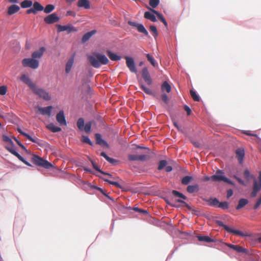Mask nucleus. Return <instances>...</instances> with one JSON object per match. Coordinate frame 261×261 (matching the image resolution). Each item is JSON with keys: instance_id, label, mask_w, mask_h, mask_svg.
Masks as SVG:
<instances>
[{"instance_id": "nucleus-1", "label": "nucleus", "mask_w": 261, "mask_h": 261, "mask_svg": "<svg viewBox=\"0 0 261 261\" xmlns=\"http://www.w3.org/2000/svg\"><path fill=\"white\" fill-rule=\"evenodd\" d=\"M88 59L91 65L94 68H99L101 64L106 65L109 63L107 57L100 54H96L93 56H89Z\"/></svg>"}, {"instance_id": "nucleus-2", "label": "nucleus", "mask_w": 261, "mask_h": 261, "mask_svg": "<svg viewBox=\"0 0 261 261\" xmlns=\"http://www.w3.org/2000/svg\"><path fill=\"white\" fill-rule=\"evenodd\" d=\"M32 161L36 165L45 169H49L52 167V164L50 163L35 154L32 155Z\"/></svg>"}, {"instance_id": "nucleus-3", "label": "nucleus", "mask_w": 261, "mask_h": 261, "mask_svg": "<svg viewBox=\"0 0 261 261\" xmlns=\"http://www.w3.org/2000/svg\"><path fill=\"white\" fill-rule=\"evenodd\" d=\"M213 181H224L227 184L234 185V183L224 176V172L221 170H217L216 174L212 176Z\"/></svg>"}, {"instance_id": "nucleus-4", "label": "nucleus", "mask_w": 261, "mask_h": 261, "mask_svg": "<svg viewBox=\"0 0 261 261\" xmlns=\"http://www.w3.org/2000/svg\"><path fill=\"white\" fill-rule=\"evenodd\" d=\"M22 64L23 67H28L32 69H37L39 66L38 60L32 58H25L22 61Z\"/></svg>"}, {"instance_id": "nucleus-5", "label": "nucleus", "mask_w": 261, "mask_h": 261, "mask_svg": "<svg viewBox=\"0 0 261 261\" xmlns=\"http://www.w3.org/2000/svg\"><path fill=\"white\" fill-rule=\"evenodd\" d=\"M32 91L37 95L39 97L45 100H50L51 97L49 93L45 90L38 88L36 85L32 90Z\"/></svg>"}, {"instance_id": "nucleus-6", "label": "nucleus", "mask_w": 261, "mask_h": 261, "mask_svg": "<svg viewBox=\"0 0 261 261\" xmlns=\"http://www.w3.org/2000/svg\"><path fill=\"white\" fill-rule=\"evenodd\" d=\"M124 59L126 60V66L131 72L136 73L137 72V68L135 66L134 60L129 57L125 56Z\"/></svg>"}, {"instance_id": "nucleus-7", "label": "nucleus", "mask_w": 261, "mask_h": 261, "mask_svg": "<svg viewBox=\"0 0 261 261\" xmlns=\"http://www.w3.org/2000/svg\"><path fill=\"white\" fill-rule=\"evenodd\" d=\"M216 223L220 226L223 227L225 230H226L228 232L232 233L234 234L239 235V236H243V233L242 232L238 230H234L233 228H230L227 226L226 225L224 224L223 222L221 221H217Z\"/></svg>"}, {"instance_id": "nucleus-8", "label": "nucleus", "mask_w": 261, "mask_h": 261, "mask_svg": "<svg viewBox=\"0 0 261 261\" xmlns=\"http://www.w3.org/2000/svg\"><path fill=\"white\" fill-rule=\"evenodd\" d=\"M141 74L142 77L145 83L149 86L151 85L152 84V80L147 67H144L142 69Z\"/></svg>"}, {"instance_id": "nucleus-9", "label": "nucleus", "mask_w": 261, "mask_h": 261, "mask_svg": "<svg viewBox=\"0 0 261 261\" xmlns=\"http://www.w3.org/2000/svg\"><path fill=\"white\" fill-rule=\"evenodd\" d=\"M128 23L132 27H136L138 32L144 34L146 36H148V33L143 24L131 21H129Z\"/></svg>"}, {"instance_id": "nucleus-10", "label": "nucleus", "mask_w": 261, "mask_h": 261, "mask_svg": "<svg viewBox=\"0 0 261 261\" xmlns=\"http://www.w3.org/2000/svg\"><path fill=\"white\" fill-rule=\"evenodd\" d=\"M56 27L59 32L67 31L68 33H70L72 32L77 31V30L71 24H67L65 25L57 24Z\"/></svg>"}, {"instance_id": "nucleus-11", "label": "nucleus", "mask_w": 261, "mask_h": 261, "mask_svg": "<svg viewBox=\"0 0 261 261\" xmlns=\"http://www.w3.org/2000/svg\"><path fill=\"white\" fill-rule=\"evenodd\" d=\"M59 20V17L55 13L49 14L44 18V22L47 24H53L58 22Z\"/></svg>"}, {"instance_id": "nucleus-12", "label": "nucleus", "mask_w": 261, "mask_h": 261, "mask_svg": "<svg viewBox=\"0 0 261 261\" xmlns=\"http://www.w3.org/2000/svg\"><path fill=\"white\" fill-rule=\"evenodd\" d=\"M37 109L39 113L42 115L50 116L51 115V111L53 109V107L51 106L44 108L38 107Z\"/></svg>"}, {"instance_id": "nucleus-13", "label": "nucleus", "mask_w": 261, "mask_h": 261, "mask_svg": "<svg viewBox=\"0 0 261 261\" xmlns=\"http://www.w3.org/2000/svg\"><path fill=\"white\" fill-rule=\"evenodd\" d=\"M20 80L27 84L32 90L36 85L33 83L31 79L25 74H23L20 77Z\"/></svg>"}, {"instance_id": "nucleus-14", "label": "nucleus", "mask_w": 261, "mask_h": 261, "mask_svg": "<svg viewBox=\"0 0 261 261\" xmlns=\"http://www.w3.org/2000/svg\"><path fill=\"white\" fill-rule=\"evenodd\" d=\"M56 119L61 125H66V121L63 111H60L56 116Z\"/></svg>"}, {"instance_id": "nucleus-15", "label": "nucleus", "mask_w": 261, "mask_h": 261, "mask_svg": "<svg viewBox=\"0 0 261 261\" xmlns=\"http://www.w3.org/2000/svg\"><path fill=\"white\" fill-rule=\"evenodd\" d=\"M96 143L101 146H105L107 148L109 147L108 143L101 138V135L99 133H96L95 135Z\"/></svg>"}, {"instance_id": "nucleus-16", "label": "nucleus", "mask_w": 261, "mask_h": 261, "mask_svg": "<svg viewBox=\"0 0 261 261\" xmlns=\"http://www.w3.org/2000/svg\"><path fill=\"white\" fill-rule=\"evenodd\" d=\"M46 49L44 47H41L39 50L35 51L32 54V57L34 59L38 60L42 58Z\"/></svg>"}, {"instance_id": "nucleus-17", "label": "nucleus", "mask_w": 261, "mask_h": 261, "mask_svg": "<svg viewBox=\"0 0 261 261\" xmlns=\"http://www.w3.org/2000/svg\"><path fill=\"white\" fill-rule=\"evenodd\" d=\"M9 150V152H11L12 154L16 156L20 161L25 164L26 165L29 166H32V165L27 161L22 156H21L16 150L15 149H12L11 148H8Z\"/></svg>"}, {"instance_id": "nucleus-18", "label": "nucleus", "mask_w": 261, "mask_h": 261, "mask_svg": "<svg viewBox=\"0 0 261 261\" xmlns=\"http://www.w3.org/2000/svg\"><path fill=\"white\" fill-rule=\"evenodd\" d=\"M3 140L7 143L8 144L6 145V149L9 151V150L8 148H12V149H15L14 144L12 140L8 136L6 135H4L3 136Z\"/></svg>"}, {"instance_id": "nucleus-19", "label": "nucleus", "mask_w": 261, "mask_h": 261, "mask_svg": "<svg viewBox=\"0 0 261 261\" xmlns=\"http://www.w3.org/2000/svg\"><path fill=\"white\" fill-rule=\"evenodd\" d=\"M148 9H149L151 12L153 13L156 15L158 18L164 23L165 27H167V22L162 14L160 13L159 12L153 9L148 8Z\"/></svg>"}, {"instance_id": "nucleus-20", "label": "nucleus", "mask_w": 261, "mask_h": 261, "mask_svg": "<svg viewBox=\"0 0 261 261\" xmlns=\"http://www.w3.org/2000/svg\"><path fill=\"white\" fill-rule=\"evenodd\" d=\"M77 5L79 7L88 9L90 8V2L88 0H79Z\"/></svg>"}, {"instance_id": "nucleus-21", "label": "nucleus", "mask_w": 261, "mask_h": 261, "mask_svg": "<svg viewBox=\"0 0 261 261\" xmlns=\"http://www.w3.org/2000/svg\"><path fill=\"white\" fill-rule=\"evenodd\" d=\"M73 63L74 56H72L71 58H70V59L68 60L67 62L66 63L65 67V72L66 73H69V72L71 71Z\"/></svg>"}, {"instance_id": "nucleus-22", "label": "nucleus", "mask_w": 261, "mask_h": 261, "mask_svg": "<svg viewBox=\"0 0 261 261\" xmlns=\"http://www.w3.org/2000/svg\"><path fill=\"white\" fill-rule=\"evenodd\" d=\"M19 10L20 8L18 6L16 5H12L8 8L7 13L9 15H11L15 13H17Z\"/></svg>"}, {"instance_id": "nucleus-23", "label": "nucleus", "mask_w": 261, "mask_h": 261, "mask_svg": "<svg viewBox=\"0 0 261 261\" xmlns=\"http://www.w3.org/2000/svg\"><path fill=\"white\" fill-rule=\"evenodd\" d=\"M227 246L229 247L230 248H231L236 250L238 252L246 253L247 252L246 249L239 245H234L233 244H229L227 245Z\"/></svg>"}, {"instance_id": "nucleus-24", "label": "nucleus", "mask_w": 261, "mask_h": 261, "mask_svg": "<svg viewBox=\"0 0 261 261\" xmlns=\"http://www.w3.org/2000/svg\"><path fill=\"white\" fill-rule=\"evenodd\" d=\"M259 181H257L255 179H254L253 189L259 191L261 189V171L259 172L258 176Z\"/></svg>"}, {"instance_id": "nucleus-25", "label": "nucleus", "mask_w": 261, "mask_h": 261, "mask_svg": "<svg viewBox=\"0 0 261 261\" xmlns=\"http://www.w3.org/2000/svg\"><path fill=\"white\" fill-rule=\"evenodd\" d=\"M236 153L239 162L242 163L245 154L244 149L239 148L236 150Z\"/></svg>"}, {"instance_id": "nucleus-26", "label": "nucleus", "mask_w": 261, "mask_h": 261, "mask_svg": "<svg viewBox=\"0 0 261 261\" xmlns=\"http://www.w3.org/2000/svg\"><path fill=\"white\" fill-rule=\"evenodd\" d=\"M249 201L247 199L241 198L239 200L238 204L236 206V208L237 210H240L241 208L244 207L246 204L248 203Z\"/></svg>"}, {"instance_id": "nucleus-27", "label": "nucleus", "mask_w": 261, "mask_h": 261, "mask_svg": "<svg viewBox=\"0 0 261 261\" xmlns=\"http://www.w3.org/2000/svg\"><path fill=\"white\" fill-rule=\"evenodd\" d=\"M100 155L103 156L108 162L113 165H115L116 163L118 162V161L108 156L105 152H101Z\"/></svg>"}, {"instance_id": "nucleus-28", "label": "nucleus", "mask_w": 261, "mask_h": 261, "mask_svg": "<svg viewBox=\"0 0 261 261\" xmlns=\"http://www.w3.org/2000/svg\"><path fill=\"white\" fill-rule=\"evenodd\" d=\"M146 57L147 59V60L150 63L152 66L154 67L158 66V62L152 55L149 54H147L146 55Z\"/></svg>"}, {"instance_id": "nucleus-29", "label": "nucleus", "mask_w": 261, "mask_h": 261, "mask_svg": "<svg viewBox=\"0 0 261 261\" xmlns=\"http://www.w3.org/2000/svg\"><path fill=\"white\" fill-rule=\"evenodd\" d=\"M107 53L110 59L112 61H118L121 59L120 56L111 52L110 50H108Z\"/></svg>"}, {"instance_id": "nucleus-30", "label": "nucleus", "mask_w": 261, "mask_h": 261, "mask_svg": "<svg viewBox=\"0 0 261 261\" xmlns=\"http://www.w3.org/2000/svg\"><path fill=\"white\" fill-rule=\"evenodd\" d=\"M155 14L151 13L150 12H145L144 13V17L146 19H149L152 22L156 21V17L154 15Z\"/></svg>"}, {"instance_id": "nucleus-31", "label": "nucleus", "mask_w": 261, "mask_h": 261, "mask_svg": "<svg viewBox=\"0 0 261 261\" xmlns=\"http://www.w3.org/2000/svg\"><path fill=\"white\" fill-rule=\"evenodd\" d=\"M96 33L95 30H92L90 32H89L85 34L84 35V36L82 37V41L83 42H85L87 41L94 34H95Z\"/></svg>"}, {"instance_id": "nucleus-32", "label": "nucleus", "mask_w": 261, "mask_h": 261, "mask_svg": "<svg viewBox=\"0 0 261 261\" xmlns=\"http://www.w3.org/2000/svg\"><path fill=\"white\" fill-rule=\"evenodd\" d=\"M161 90L162 92L166 91L167 93H169L171 91V87L167 82L165 81L161 86Z\"/></svg>"}, {"instance_id": "nucleus-33", "label": "nucleus", "mask_w": 261, "mask_h": 261, "mask_svg": "<svg viewBox=\"0 0 261 261\" xmlns=\"http://www.w3.org/2000/svg\"><path fill=\"white\" fill-rule=\"evenodd\" d=\"M197 238H198V241H199L200 242H207V243L214 242L213 239H212V238H211L210 237H209L208 236H197Z\"/></svg>"}, {"instance_id": "nucleus-34", "label": "nucleus", "mask_w": 261, "mask_h": 261, "mask_svg": "<svg viewBox=\"0 0 261 261\" xmlns=\"http://www.w3.org/2000/svg\"><path fill=\"white\" fill-rule=\"evenodd\" d=\"M208 204L212 206L218 207L219 204V201L216 198H210L207 200Z\"/></svg>"}, {"instance_id": "nucleus-35", "label": "nucleus", "mask_w": 261, "mask_h": 261, "mask_svg": "<svg viewBox=\"0 0 261 261\" xmlns=\"http://www.w3.org/2000/svg\"><path fill=\"white\" fill-rule=\"evenodd\" d=\"M140 89L143 90L146 94L148 95H152V91L150 89L147 88L144 85H143L142 83L139 84Z\"/></svg>"}, {"instance_id": "nucleus-36", "label": "nucleus", "mask_w": 261, "mask_h": 261, "mask_svg": "<svg viewBox=\"0 0 261 261\" xmlns=\"http://www.w3.org/2000/svg\"><path fill=\"white\" fill-rule=\"evenodd\" d=\"M47 128L52 132L57 133L61 131V128L55 125L53 123H50L47 126Z\"/></svg>"}, {"instance_id": "nucleus-37", "label": "nucleus", "mask_w": 261, "mask_h": 261, "mask_svg": "<svg viewBox=\"0 0 261 261\" xmlns=\"http://www.w3.org/2000/svg\"><path fill=\"white\" fill-rule=\"evenodd\" d=\"M33 5V2L30 0H24L20 4V6L22 8H27L31 7Z\"/></svg>"}, {"instance_id": "nucleus-38", "label": "nucleus", "mask_w": 261, "mask_h": 261, "mask_svg": "<svg viewBox=\"0 0 261 261\" xmlns=\"http://www.w3.org/2000/svg\"><path fill=\"white\" fill-rule=\"evenodd\" d=\"M198 190V186L197 185H190L187 188V191L190 193H193Z\"/></svg>"}, {"instance_id": "nucleus-39", "label": "nucleus", "mask_w": 261, "mask_h": 261, "mask_svg": "<svg viewBox=\"0 0 261 261\" xmlns=\"http://www.w3.org/2000/svg\"><path fill=\"white\" fill-rule=\"evenodd\" d=\"M33 8L36 13L37 11H41L44 9V7L37 2H35L33 4Z\"/></svg>"}, {"instance_id": "nucleus-40", "label": "nucleus", "mask_w": 261, "mask_h": 261, "mask_svg": "<svg viewBox=\"0 0 261 261\" xmlns=\"http://www.w3.org/2000/svg\"><path fill=\"white\" fill-rule=\"evenodd\" d=\"M172 194L174 196L176 197H179L184 200L187 199V197L186 196H185L183 194L180 193L177 191L172 190Z\"/></svg>"}, {"instance_id": "nucleus-41", "label": "nucleus", "mask_w": 261, "mask_h": 261, "mask_svg": "<svg viewBox=\"0 0 261 261\" xmlns=\"http://www.w3.org/2000/svg\"><path fill=\"white\" fill-rule=\"evenodd\" d=\"M55 6L53 5L49 4L45 6L43 11L45 13H49L55 9Z\"/></svg>"}, {"instance_id": "nucleus-42", "label": "nucleus", "mask_w": 261, "mask_h": 261, "mask_svg": "<svg viewBox=\"0 0 261 261\" xmlns=\"http://www.w3.org/2000/svg\"><path fill=\"white\" fill-rule=\"evenodd\" d=\"M192 180V177L190 176H186L181 179V184L184 185H188Z\"/></svg>"}, {"instance_id": "nucleus-43", "label": "nucleus", "mask_w": 261, "mask_h": 261, "mask_svg": "<svg viewBox=\"0 0 261 261\" xmlns=\"http://www.w3.org/2000/svg\"><path fill=\"white\" fill-rule=\"evenodd\" d=\"M77 126L80 130H83L84 126V120L82 118H80L77 121Z\"/></svg>"}, {"instance_id": "nucleus-44", "label": "nucleus", "mask_w": 261, "mask_h": 261, "mask_svg": "<svg viewBox=\"0 0 261 261\" xmlns=\"http://www.w3.org/2000/svg\"><path fill=\"white\" fill-rule=\"evenodd\" d=\"M92 166H93V167L94 169H95L96 171L99 172L100 173L103 174H105V175H108L109 177H110L111 178L112 177V175H111L109 173H106V172H105L102 171H101L97 166V165H96V164H95L94 163H93V162H92Z\"/></svg>"}, {"instance_id": "nucleus-45", "label": "nucleus", "mask_w": 261, "mask_h": 261, "mask_svg": "<svg viewBox=\"0 0 261 261\" xmlns=\"http://www.w3.org/2000/svg\"><path fill=\"white\" fill-rule=\"evenodd\" d=\"M18 131L22 135L25 136L28 139L31 141L33 142H36V141L32 138L31 136H30L29 134L24 133V132L22 131L20 129L18 128Z\"/></svg>"}, {"instance_id": "nucleus-46", "label": "nucleus", "mask_w": 261, "mask_h": 261, "mask_svg": "<svg viewBox=\"0 0 261 261\" xmlns=\"http://www.w3.org/2000/svg\"><path fill=\"white\" fill-rule=\"evenodd\" d=\"M244 176L245 178L248 180H249L251 178H252L254 179H255V177L253 175H251L249 171L248 170H245V171L244 172Z\"/></svg>"}, {"instance_id": "nucleus-47", "label": "nucleus", "mask_w": 261, "mask_h": 261, "mask_svg": "<svg viewBox=\"0 0 261 261\" xmlns=\"http://www.w3.org/2000/svg\"><path fill=\"white\" fill-rule=\"evenodd\" d=\"M191 96L192 97L193 99L195 101H199L200 100V98L198 95L196 94L195 91L191 90H190Z\"/></svg>"}, {"instance_id": "nucleus-48", "label": "nucleus", "mask_w": 261, "mask_h": 261, "mask_svg": "<svg viewBox=\"0 0 261 261\" xmlns=\"http://www.w3.org/2000/svg\"><path fill=\"white\" fill-rule=\"evenodd\" d=\"M167 164V162L165 160H161L160 161L158 169L159 170H162L164 167H166Z\"/></svg>"}, {"instance_id": "nucleus-49", "label": "nucleus", "mask_w": 261, "mask_h": 261, "mask_svg": "<svg viewBox=\"0 0 261 261\" xmlns=\"http://www.w3.org/2000/svg\"><path fill=\"white\" fill-rule=\"evenodd\" d=\"M228 206H229V204L226 201L221 202H220L218 207L221 208L223 210H226L228 208Z\"/></svg>"}, {"instance_id": "nucleus-50", "label": "nucleus", "mask_w": 261, "mask_h": 261, "mask_svg": "<svg viewBox=\"0 0 261 261\" xmlns=\"http://www.w3.org/2000/svg\"><path fill=\"white\" fill-rule=\"evenodd\" d=\"M159 0H149V5L153 8H156L159 4Z\"/></svg>"}, {"instance_id": "nucleus-51", "label": "nucleus", "mask_w": 261, "mask_h": 261, "mask_svg": "<svg viewBox=\"0 0 261 261\" xmlns=\"http://www.w3.org/2000/svg\"><path fill=\"white\" fill-rule=\"evenodd\" d=\"M103 180L105 181L108 182L110 184L114 185L115 186H116L117 188H121V186H120V185L118 182H117V181H111V180H109V179H108L107 178H103Z\"/></svg>"}, {"instance_id": "nucleus-52", "label": "nucleus", "mask_w": 261, "mask_h": 261, "mask_svg": "<svg viewBox=\"0 0 261 261\" xmlns=\"http://www.w3.org/2000/svg\"><path fill=\"white\" fill-rule=\"evenodd\" d=\"M82 142L84 143H86L91 146L93 145V142L90 140V139L89 138V137L88 136H83Z\"/></svg>"}, {"instance_id": "nucleus-53", "label": "nucleus", "mask_w": 261, "mask_h": 261, "mask_svg": "<svg viewBox=\"0 0 261 261\" xmlns=\"http://www.w3.org/2000/svg\"><path fill=\"white\" fill-rule=\"evenodd\" d=\"M91 125H92V123H91V122H90V121L86 123L84 127L83 128V129H84V130L85 131V132H86L87 133H90V132L91 130Z\"/></svg>"}, {"instance_id": "nucleus-54", "label": "nucleus", "mask_w": 261, "mask_h": 261, "mask_svg": "<svg viewBox=\"0 0 261 261\" xmlns=\"http://www.w3.org/2000/svg\"><path fill=\"white\" fill-rule=\"evenodd\" d=\"M139 161H146L150 159V156L147 154L139 155Z\"/></svg>"}, {"instance_id": "nucleus-55", "label": "nucleus", "mask_w": 261, "mask_h": 261, "mask_svg": "<svg viewBox=\"0 0 261 261\" xmlns=\"http://www.w3.org/2000/svg\"><path fill=\"white\" fill-rule=\"evenodd\" d=\"M128 159L130 161H139V155L129 154L128 156Z\"/></svg>"}, {"instance_id": "nucleus-56", "label": "nucleus", "mask_w": 261, "mask_h": 261, "mask_svg": "<svg viewBox=\"0 0 261 261\" xmlns=\"http://www.w3.org/2000/svg\"><path fill=\"white\" fill-rule=\"evenodd\" d=\"M133 209L135 212H139L140 213L143 214V215L148 214V212L146 210H142V209L139 208L137 207H133Z\"/></svg>"}, {"instance_id": "nucleus-57", "label": "nucleus", "mask_w": 261, "mask_h": 261, "mask_svg": "<svg viewBox=\"0 0 261 261\" xmlns=\"http://www.w3.org/2000/svg\"><path fill=\"white\" fill-rule=\"evenodd\" d=\"M7 87L5 86L0 87V94L2 95H5L7 92Z\"/></svg>"}, {"instance_id": "nucleus-58", "label": "nucleus", "mask_w": 261, "mask_h": 261, "mask_svg": "<svg viewBox=\"0 0 261 261\" xmlns=\"http://www.w3.org/2000/svg\"><path fill=\"white\" fill-rule=\"evenodd\" d=\"M150 30L154 33V36L156 37L158 35V31L154 25H151L150 27Z\"/></svg>"}, {"instance_id": "nucleus-59", "label": "nucleus", "mask_w": 261, "mask_h": 261, "mask_svg": "<svg viewBox=\"0 0 261 261\" xmlns=\"http://www.w3.org/2000/svg\"><path fill=\"white\" fill-rule=\"evenodd\" d=\"M161 98H162V99L163 100V101L165 103H168V102H169V99H168V97L167 96V95L166 94H162L161 95Z\"/></svg>"}, {"instance_id": "nucleus-60", "label": "nucleus", "mask_w": 261, "mask_h": 261, "mask_svg": "<svg viewBox=\"0 0 261 261\" xmlns=\"http://www.w3.org/2000/svg\"><path fill=\"white\" fill-rule=\"evenodd\" d=\"M243 134L250 136L257 137L256 134L252 133L250 130H245L243 132Z\"/></svg>"}, {"instance_id": "nucleus-61", "label": "nucleus", "mask_w": 261, "mask_h": 261, "mask_svg": "<svg viewBox=\"0 0 261 261\" xmlns=\"http://www.w3.org/2000/svg\"><path fill=\"white\" fill-rule=\"evenodd\" d=\"M14 139L15 140L17 144L23 149L26 150L25 147L20 142H19L16 138H14Z\"/></svg>"}, {"instance_id": "nucleus-62", "label": "nucleus", "mask_w": 261, "mask_h": 261, "mask_svg": "<svg viewBox=\"0 0 261 261\" xmlns=\"http://www.w3.org/2000/svg\"><path fill=\"white\" fill-rule=\"evenodd\" d=\"M184 110L187 112V114L188 115H190L191 114V110L190 108H189V107H188L187 105H185L184 106Z\"/></svg>"}, {"instance_id": "nucleus-63", "label": "nucleus", "mask_w": 261, "mask_h": 261, "mask_svg": "<svg viewBox=\"0 0 261 261\" xmlns=\"http://www.w3.org/2000/svg\"><path fill=\"white\" fill-rule=\"evenodd\" d=\"M173 123L174 126L178 129V131L181 132H182L181 127L180 126H179L176 122L174 121Z\"/></svg>"}, {"instance_id": "nucleus-64", "label": "nucleus", "mask_w": 261, "mask_h": 261, "mask_svg": "<svg viewBox=\"0 0 261 261\" xmlns=\"http://www.w3.org/2000/svg\"><path fill=\"white\" fill-rule=\"evenodd\" d=\"M233 195V191L231 189H229L227 191V198H229Z\"/></svg>"}]
</instances>
